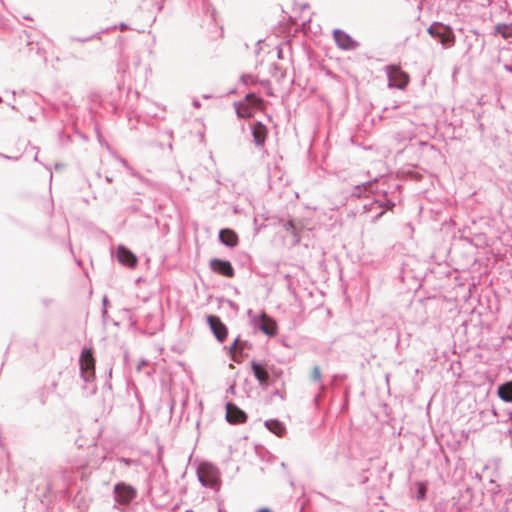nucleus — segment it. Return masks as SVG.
Segmentation results:
<instances>
[{
	"label": "nucleus",
	"mask_w": 512,
	"mask_h": 512,
	"mask_svg": "<svg viewBox=\"0 0 512 512\" xmlns=\"http://www.w3.org/2000/svg\"><path fill=\"white\" fill-rule=\"evenodd\" d=\"M284 228L287 232H290L291 234L295 235L296 233V228H295V225H294V222L292 220H289L287 221L285 224H284Z\"/></svg>",
	"instance_id": "obj_23"
},
{
	"label": "nucleus",
	"mask_w": 512,
	"mask_h": 512,
	"mask_svg": "<svg viewBox=\"0 0 512 512\" xmlns=\"http://www.w3.org/2000/svg\"><path fill=\"white\" fill-rule=\"evenodd\" d=\"M427 32L436 39L444 49L452 47L455 43L453 30L442 23L435 22L427 29Z\"/></svg>",
	"instance_id": "obj_2"
},
{
	"label": "nucleus",
	"mask_w": 512,
	"mask_h": 512,
	"mask_svg": "<svg viewBox=\"0 0 512 512\" xmlns=\"http://www.w3.org/2000/svg\"><path fill=\"white\" fill-rule=\"evenodd\" d=\"M210 267L214 272L225 277L231 278L234 276V268L228 260L213 258L210 260Z\"/></svg>",
	"instance_id": "obj_9"
},
{
	"label": "nucleus",
	"mask_w": 512,
	"mask_h": 512,
	"mask_svg": "<svg viewBox=\"0 0 512 512\" xmlns=\"http://www.w3.org/2000/svg\"><path fill=\"white\" fill-rule=\"evenodd\" d=\"M256 98L255 94H248L247 99Z\"/></svg>",
	"instance_id": "obj_32"
},
{
	"label": "nucleus",
	"mask_w": 512,
	"mask_h": 512,
	"mask_svg": "<svg viewBox=\"0 0 512 512\" xmlns=\"http://www.w3.org/2000/svg\"><path fill=\"white\" fill-rule=\"evenodd\" d=\"M2 101V98L0 97V102Z\"/></svg>",
	"instance_id": "obj_36"
},
{
	"label": "nucleus",
	"mask_w": 512,
	"mask_h": 512,
	"mask_svg": "<svg viewBox=\"0 0 512 512\" xmlns=\"http://www.w3.org/2000/svg\"><path fill=\"white\" fill-rule=\"evenodd\" d=\"M117 259L121 264L126 265L128 267H134L137 263L136 256L124 246L118 247Z\"/></svg>",
	"instance_id": "obj_11"
},
{
	"label": "nucleus",
	"mask_w": 512,
	"mask_h": 512,
	"mask_svg": "<svg viewBox=\"0 0 512 512\" xmlns=\"http://www.w3.org/2000/svg\"><path fill=\"white\" fill-rule=\"evenodd\" d=\"M258 512H271L268 508H262Z\"/></svg>",
	"instance_id": "obj_31"
},
{
	"label": "nucleus",
	"mask_w": 512,
	"mask_h": 512,
	"mask_svg": "<svg viewBox=\"0 0 512 512\" xmlns=\"http://www.w3.org/2000/svg\"><path fill=\"white\" fill-rule=\"evenodd\" d=\"M246 414L243 410L238 408L235 404L228 403L226 405V419L229 423L239 424L246 421Z\"/></svg>",
	"instance_id": "obj_10"
},
{
	"label": "nucleus",
	"mask_w": 512,
	"mask_h": 512,
	"mask_svg": "<svg viewBox=\"0 0 512 512\" xmlns=\"http://www.w3.org/2000/svg\"><path fill=\"white\" fill-rule=\"evenodd\" d=\"M200 483L209 488H216L219 484V470L208 463H203L197 470Z\"/></svg>",
	"instance_id": "obj_4"
},
{
	"label": "nucleus",
	"mask_w": 512,
	"mask_h": 512,
	"mask_svg": "<svg viewBox=\"0 0 512 512\" xmlns=\"http://www.w3.org/2000/svg\"><path fill=\"white\" fill-rule=\"evenodd\" d=\"M383 213H384L383 211H382V212H380V213L376 216V218L378 219L379 217H381V216L383 215Z\"/></svg>",
	"instance_id": "obj_34"
},
{
	"label": "nucleus",
	"mask_w": 512,
	"mask_h": 512,
	"mask_svg": "<svg viewBox=\"0 0 512 512\" xmlns=\"http://www.w3.org/2000/svg\"><path fill=\"white\" fill-rule=\"evenodd\" d=\"M265 426L269 431L280 437L283 436L286 432L285 425L276 419L266 420Z\"/></svg>",
	"instance_id": "obj_15"
},
{
	"label": "nucleus",
	"mask_w": 512,
	"mask_h": 512,
	"mask_svg": "<svg viewBox=\"0 0 512 512\" xmlns=\"http://www.w3.org/2000/svg\"><path fill=\"white\" fill-rule=\"evenodd\" d=\"M253 77L251 75H243L241 77V80L244 84H249L250 81H252Z\"/></svg>",
	"instance_id": "obj_25"
},
{
	"label": "nucleus",
	"mask_w": 512,
	"mask_h": 512,
	"mask_svg": "<svg viewBox=\"0 0 512 512\" xmlns=\"http://www.w3.org/2000/svg\"><path fill=\"white\" fill-rule=\"evenodd\" d=\"M251 325L262 331L267 336L273 337L277 334L278 327L276 321L265 312L257 316L252 310L247 311Z\"/></svg>",
	"instance_id": "obj_1"
},
{
	"label": "nucleus",
	"mask_w": 512,
	"mask_h": 512,
	"mask_svg": "<svg viewBox=\"0 0 512 512\" xmlns=\"http://www.w3.org/2000/svg\"><path fill=\"white\" fill-rule=\"evenodd\" d=\"M497 393L504 402H512V380L500 385Z\"/></svg>",
	"instance_id": "obj_16"
},
{
	"label": "nucleus",
	"mask_w": 512,
	"mask_h": 512,
	"mask_svg": "<svg viewBox=\"0 0 512 512\" xmlns=\"http://www.w3.org/2000/svg\"><path fill=\"white\" fill-rule=\"evenodd\" d=\"M416 494L415 497L418 501H423L426 498L427 484L425 482L418 481L415 484Z\"/></svg>",
	"instance_id": "obj_17"
},
{
	"label": "nucleus",
	"mask_w": 512,
	"mask_h": 512,
	"mask_svg": "<svg viewBox=\"0 0 512 512\" xmlns=\"http://www.w3.org/2000/svg\"><path fill=\"white\" fill-rule=\"evenodd\" d=\"M80 372L81 377L85 382H90L95 377V359L93 357L92 349L84 348L81 352L80 359Z\"/></svg>",
	"instance_id": "obj_3"
},
{
	"label": "nucleus",
	"mask_w": 512,
	"mask_h": 512,
	"mask_svg": "<svg viewBox=\"0 0 512 512\" xmlns=\"http://www.w3.org/2000/svg\"><path fill=\"white\" fill-rule=\"evenodd\" d=\"M504 69H505L507 72L512 73V65L505 64V65H504Z\"/></svg>",
	"instance_id": "obj_28"
},
{
	"label": "nucleus",
	"mask_w": 512,
	"mask_h": 512,
	"mask_svg": "<svg viewBox=\"0 0 512 512\" xmlns=\"http://www.w3.org/2000/svg\"><path fill=\"white\" fill-rule=\"evenodd\" d=\"M379 207H382V208H385V209H392L394 207V202L390 201V200H386V201H381V200H376L375 201Z\"/></svg>",
	"instance_id": "obj_20"
},
{
	"label": "nucleus",
	"mask_w": 512,
	"mask_h": 512,
	"mask_svg": "<svg viewBox=\"0 0 512 512\" xmlns=\"http://www.w3.org/2000/svg\"><path fill=\"white\" fill-rule=\"evenodd\" d=\"M234 391V387H230V392H233Z\"/></svg>",
	"instance_id": "obj_35"
},
{
	"label": "nucleus",
	"mask_w": 512,
	"mask_h": 512,
	"mask_svg": "<svg viewBox=\"0 0 512 512\" xmlns=\"http://www.w3.org/2000/svg\"><path fill=\"white\" fill-rule=\"evenodd\" d=\"M119 28L123 31V30L127 29V25L125 23H121L119 25Z\"/></svg>",
	"instance_id": "obj_30"
},
{
	"label": "nucleus",
	"mask_w": 512,
	"mask_h": 512,
	"mask_svg": "<svg viewBox=\"0 0 512 512\" xmlns=\"http://www.w3.org/2000/svg\"><path fill=\"white\" fill-rule=\"evenodd\" d=\"M386 74L388 77V86L390 88H397L403 90L409 83V75L406 72H404L399 66H387Z\"/></svg>",
	"instance_id": "obj_5"
},
{
	"label": "nucleus",
	"mask_w": 512,
	"mask_h": 512,
	"mask_svg": "<svg viewBox=\"0 0 512 512\" xmlns=\"http://www.w3.org/2000/svg\"><path fill=\"white\" fill-rule=\"evenodd\" d=\"M497 34H500L503 38L508 39L512 37V26L507 24H497L495 27Z\"/></svg>",
	"instance_id": "obj_18"
},
{
	"label": "nucleus",
	"mask_w": 512,
	"mask_h": 512,
	"mask_svg": "<svg viewBox=\"0 0 512 512\" xmlns=\"http://www.w3.org/2000/svg\"><path fill=\"white\" fill-rule=\"evenodd\" d=\"M119 461L125 465H131L134 461L131 460V459H127V458H120Z\"/></svg>",
	"instance_id": "obj_27"
},
{
	"label": "nucleus",
	"mask_w": 512,
	"mask_h": 512,
	"mask_svg": "<svg viewBox=\"0 0 512 512\" xmlns=\"http://www.w3.org/2000/svg\"><path fill=\"white\" fill-rule=\"evenodd\" d=\"M108 304V298L106 296L103 297V306H104V309L102 311V314L103 316H106L107 315V309H106V306Z\"/></svg>",
	"instance_id": "obj_26"
},
{
	"label": "nucleus",
	"mask_w": 512,
	"mask_h": 512,
	"mask_svg": "<svg viewBox=\"0 0 512 512\" xmlns=\"http://www.w3.org/2000/svg\"><path fill=\"white\" fill-rule=\"evenodd\" d=\"M312 379L316 382H320L321 380V371H320V368L318 366H314L313 370H312V375H311Z\"/></svg>",
	"instance_id": "obj_21"
},
{
	"label": "nucleus",
	"mask_w": 512,
	"mask_h": 512,
	"mask_svg": "<svg viewBox=\"0 0 512 512\" xmlns=\"http://www.w3.org/2000/svg\"><path fill=\"white\" fill-rule=\"evenodd\" d=\"M113 493L115 501L121 505L129 504L137 495L136 489L124 482L115 484Z\"/></svg>",
	"instance_id": "obj_6"
},
{
	"label": "nucleus",
	"mask_w": 512,
	"mask_h": 512,
	"mask_svg": "<svg viewBox=\"0 0 512 512\" xmlns=\"http://www.w3.org/2000/svg\"><path fill=\"white\" fill-rule=\"evenodd\" d=\"M252 135L256 146H262L266 138V128L260 122L252 129Z\"/></svg>",
	"instance_id": "obj_14"
},
{
	"label": "nucleus",
	"mask_w": 512,
	"mask_h": 512,
	"mask_svg": "<svg viewBox=\"0 0 512 512\" xmlns=\"http://www.w3.org/2000/svg\"><path fill=\"white\" fill-rule=\"evenodd\" d=\"M251 367L255 378L258 380L260 386L267 388L269 384V374L267 370L258 362L252 361Z\"/></svg>",
	"instance_id": "obj_12"
},
{
	"label": "nucleus",
	"mask_w": 512,
	"mask_h": 512,
	"mask_svg": "<svg viewBox=\"0 0 512 512\" xmlns=\"http://www.w3.org/2000/svg\"><path fill=\"white\" fill-rule=\"evenodd\" d=\"M244 345H245V343H244V342H241V341L239 340V338H236V339L234 340L233 344H232V345H231V347H230V352H233V351H234V350H236V349H239V350H241V351H242V350L244 349Z\"/></svg>",
	"instance_id": "obj_19"
},
{
	"label": "nucleus",
	"mask_w": 512,
	"mask_h": 512,
	"mask_svg": "<svg viewBox=\"0 0 512 512\" xmlns=\"http://www.w3.org/2000/svg\"><path fill=\"white\" fill-rule=\"evenodd\" d=\"M375 181H376V179L374 181H368V182L363 183L361 185H357L355 187V189L358 190L359 193L361 192L362 189H364V190L370 189L371 190V188H372V186H373Z\"/></svg>",
	"instance_id": "obj_22"
},
{
	"label": "nucleus",
	"mask_w": 512,
	"mask_h": 512,
	"mask_svg": "<svg viewBox=\"0 0 512 512\" xmlns=\"http://www.w3.org/2000/svg\"><path fill=\"white\" fill-rule=\"evenodd\" d=\"M207 322L216 339L219 342H223L226 339L228 333L226 325L220 320L219 317L213 315H209L207 317Z\"/></svg>",
	"instance_id": "obj_8"
},
{
	"label": "nucleus",
	"mask_w": 512,
	"mask_h": 512,
	"mask_svg": "<svg viewBox=\"0 0 512 512\" xmlns=\"http://www.w3.org/2000/svg\"><path fill=\"white\" fill-rule=\"evenodd\" d=\"M0 156H1V157H3V158H6V159H11V157H9V156H7V155H2V154H0Z\"/></svg>",
	"instance_id": "obj_33"
},
{
	"label": "nucleus",
	"mask_w": 512,
	"mask_h": 512,
	"mask_svg": "<svg viewBox=\"0 0 512 512\" xmlns=\"http://www.w3.org/2000/svg\"><path fill=\"white\" fill-rule=\"evenodd\" d=\"M219 240L223 245L231 248L235 247L238 244L237 234L229 228H224L220 230Z\"/></svg>",
	"instance_id": "obj_13"
},
{
	"label": "nucleus",
	"mask_w": 512,
	"mask_h": 512,
	"mask_svg": "<svg viewBox=\"0 0 512 512\" xmlns=\"http://www.w3.org/2000/svg\"><path fill=\"white\" fill-rule=\"evenodd\" d=\"M200 105H201V104H200V101H199L198 99H194V100H193V106H194L195 108H199V107H200Z\"/></svg>",
	"instance_id": "obj_29"
},
{
	"label": "nucleus",
	"mask_w": 512,
	"mask_h": 512,
	"mask_svg": "<svg viewBox=\"0 0 512 512\" xmlns=\"http://www.w3.org/2000/svg\"><path fill=\"white\" fill-rule=\"evenodd\" d=\"M95 38H100V33H96V34H93V35H91L89 37H85V38L72 37L71 40L79 41V42H87V41H90Z\"/></svg>",
	"instance_id": "obj_24"
},
{
	"label": "nucleus",
	"mask_w": 512,
	"mask_h": 512,
	"mask_svg": "<svg viewBox=\"0 0 512 512\" xmlns=\"http://www.w3.org/2000/svg\"><path fill=\"white\" fill-rule=\"evenodd\" d=\"M333 38L336 45L342 50H355L359 47V43L343 30L335 29L333 31Z\"/></svg>",
	"instance_id": "obj_7"
}]
</instances>
